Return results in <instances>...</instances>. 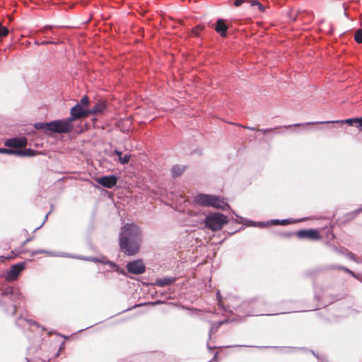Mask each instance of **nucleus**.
<instances>
[{
    "instance_id": "f257e3e1",
    "label": "nucleus",
    "mask_w": 362,
    "mask_h": 362,
    "mask_svg": "<svg viewBox=\"0 0 362 362\" xmlns=\"http://www.w3.org/2000/svg\"><path fill=\"white\" fill-rule=\"evenodd\" d=\"M141 242V231L134 223H127L119 233V245L121 250L128 255H134L139 252Z\"/></svg>"
},
{
    "instance_id": "f03ea898",
    "label": "nucleus",
    "mask_w": 362,
    "mask_h": 362,
    "mask_svg": "<svg viewBox=\"0 0 362 362\" xmlns=\"http://www.w3.org/2000/svg\"><path fill=\"white\" fill-rule=\"evenodd\" d=\"M194 204L202 206H211L216 209H224L229 206L224 202L223 198L216 195L199 194L193 199Z\"/></svg>"
},
{
    "instance_id": "7ed1b4c3",
    "label": "nucleus",
    "mask_w": 362,
    "mask_h": 362,
    "mask_svg": "<svg viewBox=\"0 0 362 362\" xmlns=\"http://www.w3.org/2000/svg\"><path fill=\"white\" fill-rule=\"evenodd\" d=\"M39 253H45V254H47L50 256H61V257H71V258H78V259H84V260H87V261H93L95 262H99L104 264L110 265V268L112 269H113V272H124L123 269H120L119 268V267L114 262H110V261H105L104 259L99 260L98 259L95 258V257H76V256H73V255H68V254L64 253V252H52V251H47V250L35 251V252H33V255L39 254Z\"/></svg>"
},
{
    "instance_id": "20e7f679",
    "label": "nucleus",
    "mask_w": 362,
    "mask_h": 362,
    "mask_svg": "<svg viewBox=\"0 0 362 362\" xmlns=\"http://www.w3.org/2000/svg\"><path fill=\"white\" fill-rule=\"evenodd\" d=\"M1 302L5 305H9V308H7V313L13 315L16 312V304L17 300L20 298V294L16 289L6 288L1 292Z\"/></svg>"
},
{
    "instance_id": "39448f33",
    "label": "nucleus",
    "mask_w": 362,
    "mask_h": 362,
    "mask_svg": "<svg viewBox=\"0 0 362 362\" xmlns=\"http://www.w3.org/2000/svg\"><path fill=\"white\" fill-rule=\"evenodd\" d=\"M205 227L215 231L222 228L228 223V218L218 212L210 213L204 219Z\"/></svg>"
},
{
    "instance_id": "423d86ee",
    "label": "nucleus",
    "mask_w": 362,
    "mask_h": 362,
    "mask_svg": "<svg viewBox=\"0 0 362 362\" xmlns=\"http://www.w3.org/2000/svg\"><path fill=\"white\" fill-rule=\"evenodd\" d=\"M345 123L350 126H355L358 129H360V123H361V117H356V118H349L344 120H336V121H326V122H305L303 124H294L293 125H288L285 126V127H300V126H305V125H311V124H328V123Z\"/></svg>"
},
{
    "instance_id": "0eeeda50",
    "label": "nucleus",
    "mask_w": 362,
    "mask_h": 362,
    "mask_svg": "<svg viewBox=\"0 0 362 362\" xmlns=\"http://www.w3.org/2000/svg\"><path fill=\"white\" fill-rule=\"evenodd\" d=\"M71 119L67 118L64 120H54L52 122L51 132L56 133H69L73 129Z\"/></svg>"
},
{
    "instance_id": "6e6552de",
    "label": "nucleus",
    "mask_w": 362,
    "mask_h": 362,
    "mask_svg": "<svg viewBox=\"0 0 362 362\" xmlns=\"http://www.w3.org/2000/svg\"><path fill=\"white\" fill-rule=\"evenodd\" d=\"M296 236L300 239L317 240L320 238L319 232L316 229H303L296 232Z\"/></svg>"
},
{
    "instance_id": "1a4fd4ad",
    "label": "nucleus",
    "mask_w": 362,
    "mask_h": 362,
    "mask_svg": "<svg viewBox=\"0 0 362 362\" xmlns=\"http://www.w3.org/2000/svg\"><path fill=\"white\" fill-rule=\"evenodd\" d=\"M70 113L71 117H69V119H71V122L77 119L87 117L90 115L88 110L85 109L80 104H76L71 109Z\"/></svg>"
},
{
    "instance_id": "9d476101",
    "label": "nucleus",
    "mask_w": 362,
    "mask_h": 362,
    "mask_svg": "<svg viewBox=\"0 0 362 362\" xmlns=\"http://www.w3.org/2000/svg\"><path fill=\"white\" fill-rule=\"evenodd\" d=\"M95 181L104 187L110 189L116 185L117 177L115 175L102 176L97 177Z\"/></svg>"
},
{
    "instance_id": "9b49d317",
    "label": "nucleus",
    "mask_w": 362,
    "mask_h": 362,
    "mask_svg": "<svg viewBox=\"0 0 362 362\" xmlns=\"http://www.w3.org/2000/svg\"><path fill=\"white\" fill-rule=\"evenodd\" d=\"M27 145V139L25 137H16L7 139L5 141V146L13 148H22Z\"/></svg>"
},
{
    "instance_id": "f8f14e48",
    "label": "nucleus",
    "mask_w": 362,
    "mask_h": 362,
    "mask_svg": "<svg viewBox=\"0 0 362 362\" xmlns=\"http://www.w3.org/2000/svg\"><path fill=\"white\" fill-rule=\"evenodd\" d=\"M127 272H145L146 267L142 259L129 262L127 264Z\"/></svg>"
},
{
    "instance_id": "ddd939ff",
    "label": "nucleus",
    "mask_w": 362,
    "mask_h": 362,
    "mask_svg": "<svg viewBox=\"0 0 362 362\" xmlns=\"http://www.w3.org/2000/svg\"><path fill=\"white\" fill-rule=\"evenodd\" d=\"M238 220L236 221L239 223H245L247 226H254V227H265L269 225V222H255L252 221H248L245 219L241 216H236Z\"/></svg>"
},
{
    "instance_id": "4468645a",
    "label": "nucleus",
    "mask_w": 362,
    "mask_h": 362,
    "mask_svg": "<svg viewBox=\"0 0 362 362\" xmlns=\"http://www.w3.org/2000/svg\"><path fill=\"white\" fill-rule=\"evenodd\" d=\"M216 31L219 33L222 37L226 36V33L228 30V26L226 24L224 20L219 18L216 21V25L215 27Z\"/></svg>"
},
{
    "instance_id": "2eb2a0df",
    "label": "nucleus",
    "mask_w": 362,
    "mask_h": 362,
    "mask_svg": "<svg viewBox=\"0 0 362 362\" xmlns=\"http://www.w3.org/2000/svg\"><path fill=\"white\" fill-rule=\"evenodd\" d=\"M105 103L103 101H98L90 110H88L90 115H98L103 113L105 109Z\"/></svg>"
},
{
    "instance_id": "dca6fc26",
    "label": "nucleus",
    "mask_w": 362,
    "mask_h": 362,
    "mask_svg": "<svg viewBox=\"0 0 362 362\" xmlns=\"http://www.w3.org/2000/svg\"><path fill=\"white\" fill-rule=\"evenodd\" d=\"M175 281V277L166 276L162 279H157L155 284L160 287H164L173 284Z\"/></svg>"
},
{
    "instance_id": "f3484780",
    "label": "nucleus",
    "mask_w": 362,
    "mask_h": 362,
    "mask_svg": "<svg viewBox=\"0 0 362 362\" xmlns=\"http://www.w3.org/2000/svg\"><path fill=\"white\" fill-rule=\"evenodd\" d=\"M36 129H42L45 132H51L52 122H37L34 125Z\"/></svg>"
},
{
    "instance_id": "a211bd4d",
    "label": "nucleus",
    "mask_w": 362,
    "mask_h": 362,
    "mask_svg": "<svg viewBox=\"0 0 362 362\" xmlns=\"http://www.w3.org/2000/svg\"><path fill=\"white\" fill-rule=\"evenodd\" d=\"M36 153L34 150L30 148H25L23 150H16V156H33Z\"/></svg>"
},
{
    "instance_id": "6ab92c4d",
    "label": "nucleus",
    "mask_w": 362,
    "mask_h": 362,
    "mask_svg": "<svg viewBox=\"0 0 362 362\" xmlns=\"http://www.w3.org/2000/svg\"><path fill=\"white\" fill-rule=\"evenodd\" d=\"M115 153L117 156L118 160L122 164L128 163V162L129 161V158H130L129 154H125L124 156H122V153L118 150H115Z\"/></svg>"
},
{
    "instance_id": "aec40b11",
    "label": "nucleus",
    "mask_w": 362,
    "mask_h": 362,
    "mask_svg": "<svg viewBox=\"0 0 362 362\" xmlns=\"http://www.w3.org/2000/svg\"><path fill=\"white\" fill-rule=\"evenodd\" d=\"M185 170V168L181 165H174L171 169L172 175L174 177L180 176Z\"/></svg>"
},
{
    "instance_id": "412c9836",
    "label": "nucleus",
    "mask_w": 362,
    "mask_h": 362,
    "mask_svg": "<svg viewBox=\"0 0 362 362\" xmlns=\"http://www.w3.org/2000/svg\"><path fill=\"white\" fill-rule=\"evenodd\" d=\"M24 269V264L23 263H18L16 264H13L10 269L8 272H22Z\"/></svg>"
},
{
    "instance_id": "4be33fe9",
    "label": "nucleus",
    "mask_w": 362,
    "mask_h": 362,
    "mask_svg": "<svg viewBox=\"0 0 362 362\" xmlns=\"http://www.w3.org/2000/svg\"><path fill=\"white\" fill-rule=\"evenodd\" d=\"M354 40L358 43H362V29H358L355 33Z\"/></svg>"
},
{
    "instance_id": "5701e85b",
    "label": "nucleus",
    "mask_w": 362,
    "mask_h": 362,
    "mask_svg": "<svg viewBox=\"0 0 362 362\" xmlns=\"http://www.w3.org/2000/svg\"><path fill=\"white\" fill-rule=\"evenodd\" d=\"M19 274L20 273H6L4 278L8 281H13L18 278Z\"/></svg>"
},
{
    "instance_id": "b1692460",
    "label": "nucleus",
    "mask_w": 362,
    "mask_h": 362,
    "mask_svg": "<svg viewBox=\"0 0 362 362\" xmlns=\"http://www.w3.org/2000/svg\"><path fill=\"white\" fill-rule=\"evenodd\" d=\"M8 33V29L0 23V38L7 36Z\"/></svg>"
},
{
    "instance_id": "393cba45",
    "label": "nucleus",
    "mask_w": 362,
    "mask_h": 362,
    "mask_svg": "<svg viewBox=\"0 0 362 362\" xmlns=\"http://www.w3.org/2000/svg\"><path fill=\"white\" fill-rule=\"evenodd\" d=\"M306 218H302V219H299V220H297V221H295V220H292V219H283V220H280V224L281 225H287V224H289V223H296V222H300V221H304L305 220Z\"/></svg>"
},
{
    "instance_id": "a878e982",
    "label": "nucleus",
    "mask_w": 362,
    "mask_h": 362,
    "mask_svg": "<svg viewBox=\"0 0 362 362\" xmlns=\"http://www.w3.org/2000/svg\"><path fill=\"white\" fill-rule=\"evenodd\" d=\"M204 29V25H198L192 30L193 34L195 36H199V33Z\"/></svg>"
},
{
    "instance_id": "bb28decb",
    "label": "nucleus",
    "mask_w": 362,
    "mask_h": 362,
    "mask_svg": "<svg viewBox=\"0 0 362 362\" xmlns=\"http://www.w3.org/2000/svg\"><path fill=\"white\" fill-rule=\"evenodd\" d=\"M0 153L16 155V150H11V149L5 148H0Z\"/></svg>"
},
{
    "instance_id": "cd10ccee",
    "label": "nucleus",
    "mask_w": 362,
    "mask_h": 362,
    "mask_svg": "<svg viewBox=\"0 0 362 362\" xmlns=\"http://www.w3.org/2000/svg\"><path fill=\"white\" fill-rule=\"evenodd\" d=\"M250 3H251V6H257L260 11H264V6L258 1H251Z\"/></svg>"
},
{
    "instance_id": "c85d7f7f",
    "label": "nucleus",
    "mask_w": 362,
    "mask_h": 362,
    "mask_svg": "<svg viewBox=\"0 0 362 362\" xmlns=\"http://www.w3.org/2000/svg\"><path fill=\"white\" fill-rule=\"evenodd\" d=\"M227 322V320H224V321H220L217 323L216 325H212L211 329H210V334H211V332L214 331V330H216L221 325L224 324Z\"/></svg>"
},
{
    "instance_id": "c756f323",
    "label": "nucleus",
    "mask_w": 362,
    "mask_h": 362,
    "mask_svg": "<svg viewBox=\"0 0 362 362\" xmlns=\"http://www.w3.org/2000/svg\"><path fill=\"white\" fill-rule=\"evenodd\" d=\"M89 103V100L87 96H83L81 100V105L87 106Z\"/></svg>"
},
{
    "instance_id": "7c9ffc66",
    "label": "nucleus",
    "mask_w": 362,
    "mask_h": 362,
    "mask_svg": "<svg viewBox=\"0 0 362 362\" xmlns=\"http://www.w3.org/2000/svg\"><path fill=\"white\" fill-rule=\"evenodd\" d=\"M25 322L29 326V327H32V326H35V327H38V324L32 320H24Z\"/></svg>"
},
{
    "instance_id": "2f4dec72",
    "label": "nucleus",
    "mask_w": 362,
    "mask_h": 362,
    "mask_svg": "<svg viewBox=\"0 0 362 362\" xmlns=\"http://www.w3.org/2000/svg\"><path fill=\"white\" fill-rule=\"evenodd\" d=\"M248 129H251V130H253V131H260V132H262V133H264V134H266V133H267V132H269L272 131V129H257L253 128V127H251V128L248 127Z\"/></svg>"
},
{
    "instance_id": "473e14b6",
    "label": "nucleus",
    "mask_w": 362,
    "mask_h": 362,
    "mask_svg": "<svg viewBox=\"0 0 362 362\" xmlns=\"http://www.w3.org/2000/svg\"><path fill=\"white\" fill-rule=\"evenodd\" d=\"M325 229L327 230V238H329V239L334 238V235L333 234L330 228H325Z\"/></svg>"
},
{
    "instance_id": "72a5a7b5",
    "label": "nucleus",
    "mask_w": 362,
    "mask_h": 362,
    "mask_svg": "<svg viewBox=\"0 0 362 362\" xmlns=\"http://www.w3.org/2000/svg\"><path fill=\"white\" fill-rule=\"evenodd\" d=\"M269 222V225H278V224H280V220L279 219H274V220H271Z\"/></svg>"
},
{
    "instance_id": "f704fd0d",
    "label": "nucleus",
    "mask_w": 362,
    "mask_h": 362,
    "mask_svg": "<svg viewBox=\"0 0 362 362\" xmlns=\"http://www.w3.org/2000/svg\"><path fill=\"white\" fill-rule=\"evenodd\" d=\"M243 1L244 0H235L234 5L236 7L240 6L243 3Z\"/></svg>"
},
{
    "instance_id": "c9c22d12",
    "label": "nucleus",
    "mask_w": 362,
    "mask_h": 362,
    "mask_svg": "<svg viewBox=\"0 0 362 362\" xmlns=\"http://www.w3.org/2000/svg\"><path fill=\"white\" fill-rule=\"evenodd\" d=\"M49 213H48V214L45 216V218H44V221H43L42 223L39 227L36 228H35V230H38L39 228H40L42 226V225H43V224L45 223V221H47V217H48V215H49Z\"/></svg>"
},
{
    "instance_id": "e433bc0d",
    "label": "nucleus",
    "mask_w": 362,
    "mask_h": 362,
    "mask_svg": "<svg viewBox=\"0 0 362 362\" xmlns=\"http://www.w3.org/2000/svg\"><path fill=\"white\" fill-rule=\"evenodd\" d=\"M49 213H48V214L45 216V218H44V221H43L42 223L39 227L36 228H35V230H38L39 228H40L42 226V225H43V224L45 223V221H47V217H48V215H49Z\"/></svg>"
},
{
    "instance_id": "4c0bfd02",
    "label": "nucleus",
    "mask_w": 362,
    "mask_h": 362,
    "mask_svg": "<svg viewBox=\"0 0 362 362\" xmlns=\"http://www.w3.org/2000/svg\"><path fill=\"white\" fill-rule=\"evenodd\" d=\"M221 295L219 291L217 292V299L218 300V303H219V305H221Z\"/></svg>"
},
{
    "instance_id": "58836bf2",
    "label": "nucleus",
    "mask_w": 362,
    "mask_h": 362,
    "mask_svg": "<svg viewBox=\"0 0 362 362\" xmlns=\"http://www.w3.org/2000/svg\"><path fill=\"white\" fill-rule=\"evenodd\" d=\"M52 25H46L41 29V32H45L47 29H52Z\"/></svg>"
},
{
    "instance_id": "ea45409f",
    "label": "nucleus",
    "mask_w": 362,
    "mask_h": 362,
    "mask_svg": "<svg viewBox=\"0 0 362 362\" xmlns=\"http://www.w3.org/2000/svg\"><path fill=\"white\" fill-rule=\"evenodd\" d=\"M218 360V353H216L214 356L213 357V358L209 361V362H213V361H217Z\"/></svg>"
},
{
    "instance_id": "a19ab883",
    "label": "nucleus",
    "mask_w": 362,
    "mask_h": 362,
    "mask_svg": "<svg viewBox=\"0 0 362 362\" xmlns=\"http://www.w3.org/2000/svg\"><path fill=\"white\" fill-rule=\"evenodd\" d=\"M352 276L356 279H359V276H360V274L359 273H354V272H352L351 273Z\"/></svg>"
},
{
    "instance_id": "79ce46f5",
    "label": "nucleus",
    "mask_w": 362,
    "mask_h": 362,
    "mask_svg": "<svg viewBox=\"0 0 362 362\" xmlns=\"http://www.w3.org/2000/svg\"><path fill=\"white\" fill-rule=\"evenodd\" d=\"M51 43H53V42L51 41H42L40 42V45H48V44H51Z\"/></svg>"
},
{
    "instance_id": "37998d69",
    "label": "nucleus",
    "mask_w": 362,
    "mask_h": 362,
    "mask_svg": "<svg viewBox=\"0 0 362 362\" xmlns=\"http://www.w3.org/2000/svg\"><path fill=\"white\" fill-rule=\"evenodd\" d=\"M361 211H362V206H361L359 209H356V210L354 211V213H355L356 214H359L360 212H361Z\"/></svg>"
},
{
    "instance_id": "c03bdc74",
    "label": "nucleus",
    "mask_w": 362,
    "mask_h": 362,
    "mask_svg": "<svg viewBox=\"0 0 362 362\" xmlns=\"http://www.w3.org/2000/svg\"><path fill=\"white\" fill-rule=\"evenodd\" d=\"M338 269H342V270H344V272H351L350 269H346V268H344V267H340V268H338Z\"/></svg>"
},
{
    "instance_id": "a18cd8bd",
    "label": "nucleus",
    "mask_w": 362,
    "mask_h": 362,
    "mask_svg": "<svg viewBox=\"0 0 362 362\" xmlns=\"http://www.w3.org/2000/svg\"><path fill=\"white\" fill-rule=\"evenodd\" d=\"M349 257L354 260H356V258L354 257V255L353 253H349Z\"/></svg>"
},
{
    "instance_id": "49530a36",
    "label": "nucleus",
    "mask_w": 362,
    "mask_h": 362,
    "mask_svg": "<svg viewBox=\"0 0 362 362\" xmlns=\"http://www.w3.org/2000/svg\"><path fill=\"white\" fill-rule=\"evenodd\" d=\"M64 343H62L59 347V351H61L64 349Z\"/></svg>"
},
{
    "instance_id": "de8ad7c7",
    "label": "nucleus",
    "mask_w": 362,
    "mask_h": 362,
    "mask_svg": "<svg viewBox=\"0 0 362 362\" xmlns=\"http://www.w3.org/2000/svg\"><path fill=\"white\" fill-rule=\"evenodd\" d=\"M30 238H28L24 243H23V245H25L27 243H28L29 241H30Z\"/></svg>"
},
{
    "instance_id": "09e8293b",
    "label": "nucleus",
    "mask_w": 362,
    "mask_h": 362,
    "mask_svg": "<svg viewBox=\"0 0 362 362\" xmlns=\"http://www.w3.org/2000/svg\"><path fill=\"white\" fill-rule=\"evenodd\" d=\"M359 131H362V116H361V123H360V129Z\"/></svg>"
},
{
    "instance_id": "8fccbe9b",
    "label": "nucleus",
    "mask_w": 362,
    "mask_h": 362,
    "mask_svg": "<svg viewBox=\"0 0 362 362\" xmlns=\"http://www.w3.org/2000/svg\"><path fill=\"white\" fill-rule=\"evenodd\" d=\"M332 249L335 251L339 252L335 246H332Z\"/></svg>"
},
{
    "instance_id": "3c124183",
    "label": "nucleus",
    "mask_w": 362,
    "mask_h": 362,
    "mask_svg": "<svg viewBox=\"0 0 362 362\" xmlns=\"http://www.w3.org/2000/svg\"><path fill=\"white\" fill-rule=\"evenodd\" d=\"M158 303H160V301H157V302L154 303L153 304L156 305V304H158Z\"/></svg>"
},
{
    "instance_id": "603ef678",
    "label": "nucleus",
    "mask_w": 362,
    "mask_h": 362,
    "mask_svg": "<svg viewBox=\"0 0 362 362\" xmlns=\"http://www.w3.org/2000/svg\"><path fill=\"white\" fill-rule=\"evenodd\" d=\"M35 44H36V45H40V42H35Z\"/></svg>"
},
{
    "instance_id": "864d4df0",
    "label": "nucleus",
    "mask_w": 362,
    "mask_h": 362,
    "mask_svg": "<svg viewBox=\"0 0 362 362\" xmlns=\"http://www.w3.org/2000/svg\"><path fill=\"white\" fill-rule=\"evenodd\" d=\"M238 346H239V347H241L242 346H241V345H239Z\"/></svg>"
}]
</instances>
